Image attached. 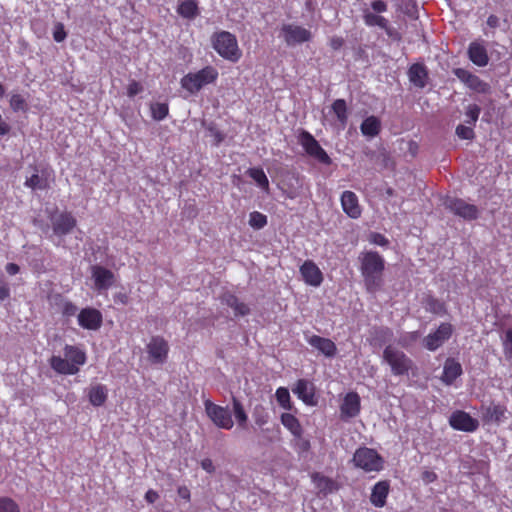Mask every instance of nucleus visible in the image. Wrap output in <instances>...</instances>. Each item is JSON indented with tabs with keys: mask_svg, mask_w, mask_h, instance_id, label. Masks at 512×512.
I'll return each mask as SVG.
<instances>
[{
	"mask_svg": "<svg viewBox=\"0 0 512 512\" xmlns=\"http://www.w3.org/2000/svg\"><path fill=\"white\" fill-rule=\"evenodd\" d=\"M483 419L487 422L501 423L505 419L506 408L501 404L491 403L482 407Z\"/></svg>",
	"mask_w": 512,
	"mask_h": 512,
	"instance_id": "obj_26",
	"label": "nucleus"
},
{
	"mask_svg": "<svg viewBox=\"0 0 512 512\" xmlns=\"http://www.w3.org/2000/svg\"><path fill=\"white\" fill-rule=\"evenodd\" d=\"M10 297V289L4 284L0 285V301H4Z\"/></svg>",
	"mask_w": 512,
	"mask_h": 512,
	"instance_id": "obj_61",
	"label": "nucleus"
},
{
	"mask_svg": "<svg viewBox=\"0 0 512 512\" xmlns=\"http://www.w3.org/2000/svg\"><path fill=\"white\" fill-rule=\"evenodd\" d=\"M298 142L310 157L316 159L321 164L330 165L332 163V160L327 152L308 131L302 130L300 132L298 136Z\"/></svg>",
	"mask_w": 512,
	"mask_h": 512,
	"instance_id": "obj_5",
	"label": "nucleus"
},
{
	"mask_svg": "<svg viewBox=\"0 0 512 512\" xmlns=\"http://www.w3.org/2000/svg\"><path fill=\"white\" fill-rule=\"evenodd\" d=\"M381 122L376 116H369L360 125L361 133L364 136L375 137L379 134Z\"/></svg>",
	"mask_w": 512,
	"mask_h": 512,
	"instance_id": "obj_32",
	"label": "nucleus"
},
{
	"mask_svg": "<svg viewBox=\"0 0 512 512\" xmlns=\"http://www.w3.org/2000/svg\"><path fill=\"white\" fill-rule=\"evenodd\" d=\"M91 274L94 281V288L98 292L107 291L115 282L114 273L101 265L92 266Z\"/></svg>",
	"mask_w": 512,
	"mask_h": 512,
	"instance_id": "obj_14",
	"label": "nucleus"
},
{
	"mask_svg": "<svg viewBox=\"0 0 512 512\" xmlns=\"http://www.w3.org/2000/svg\"><path fill=\"white\" fill-rule=\"evenodd\" d=\"M481 108L476 104H470L466 108L465 116L467 119L465 122L471 126H474L480 115Z\"/></svg>",
	"mask_w": 512,
	"mask_h": 512,
	"instance_id": "obj_45",
	"label": "nucleus"
},
{
	"mask_svg": "<svg viewBox=\"0 0 512 512\" xmlns=\"http://www.w3.org/2000/svg\"><path fill=\"white\" fill-rule=\"evenodd\" d=\"M409 81L417 88H424L427 84V68L420 63H415L408 70Z\"/></svg>",
	"mask_w": 512,
	"mask_h": 512,
	"instance_id": "obj_25",
	"label": "nucleus"
},
{
	"mask_svg": "<svg viewBox=\"0 0 512 512\" xmlns=\"http://www.w3.org/2000/svg\"><path fill=\"white\" fill-rule=\"evenodd\" d=\"M341 206L345 214L352 219H357L361 216V207L359 205L357 195L352 191H344L340 198Z\"/></svg>",
	"mask_w": 512,
	"mask_h": 512,
	"instance_id": "obj_19",
	"label": "nucleus"
},
{
	"mask_svg": "<svg viewBox=\"0 0 512 512\" xmlns=\"http://www.w3.org/2000/svg\"><path fill=\"white\" fill-rule=\"evenodd\" d=\"M383 361L390 366L391 373L395 376L408 375L413 367V361L403 351L392 345L385 347Z\"/></svg>",
	"mask_w": 512,
	"mask_h": 512,
	"instance_id": "obj_3",
	"label": "nucleus"
},
{
	"mask_svg": "<svg viewBox=\"0 0 512 512\" xmlns=\"http://www.w3.org/2000/svg\"><path fill=\"white\" fill-rule=\"evenodd\" d=\"M369 241L378 246H387L389 244V240L382 234L373 232L370 234Z\"/></svg>",
	"mask_w": 512,
	"mask_h": 512,
	"instance_id": "obj_49",
	"label": "nucleus"
},
{
	"mask_svg": "<svg viewBox=\"0 0 512 512\" xmlns=\"http://www.w3.org/2000/svg\"><path fill=\"white\" fill-rule=\"evenodd\" d=\"M217 77V70L212 66H206L196 73H188L185 75L181 79V86L183 89L195 94L205 85L215 82Z\"/></svg>",
	"mask_w": 512,
	"mask_h": 512,
	"instance_id": "obj_4",
	"label": "nucleus"
},
{
	"mask_svg": "<svg viewBox=\"0 0 512 512\" xmlns=\"http://www.w3.org/2000/svg\"><path fill=\"white\" fill-rule=\"evenodd\" d=\"M503 354L506 358L512 357V327L507 328L501 335Z\"/></svg>",
	"mask_w": 512,
	"mask_h": 512,
	"instance_id": "obj_42",
	"label": "nucleus"
},
{
	"mask_svg": "<svg viewBox=\"0 0 512 512\" xmlns=\"http://www.w3.org/2000/svg\"><path fill=\"white\" fill-rule=\"evenodd\" d=\"M201 467H202L203 470H205L209 474H212L215 471V467L213 465V462L209 458L203 459L201 461Z\"/></svg>",
	"mask_w": 512,
	"mask_h": 512,
	"instance_id": "obj_56",
	"label": "nucleus"
},
{
	"mask_svg": "<svg viewBox=\"0 0 512 512\" xmlns=\"http://www.w3.org/2000/svg\"><path fill=\"white\" fill-rule=\"evenodd\" d=\"M9 103L14 112H25L27 110L26 99L18 93L11 95Z\"/></svg>",
	"mask_w": 512,
	"mask_h": 512,
	"instance_id": "obj_43",
	"label": "nucleus"
},
{
	"mask_svg": "<svg viewBox=\"0 0 512 512\" xmlns=\"http://www.w3.org/2000/svg\"><path fill=\"white\" fill-rule=\"evenodd\" d=\"M295 446L299 452H307L310 449V442L303 439L301 435L300 438H297Z\"/></svg>",
	"mask_w": 512,
	"mask_h": 512,
	"instance_id": "obj_54",
	"label": "nucleus"
},
{
	"mask_svg": "<svg viewBox=\"0 0 512 512\" xmlns=\"http://www.w3.org/2000/svg\"><path fill=\"white\" fill-rule=\"evenodd\" d=\"M178 494L183 499H186V500L190 499V492L186 487H179Z\"/></svg>",
	"mask_w": 512,
	"mask_h": 512,
	"instance_id": "obj_63",
	"label": "nucleus"
},
{
	"mask_svg": "<svg viewBox=\"0 0 512 512\" xmlns=\"http://www.w3.org/2000/svg\"><path fill=\"white\" fill-rule=\"evenodd\" d=\"M389 493V483L387 481L377 482L371 492L370 501L375 507H383L386 504V498Z\"/></svg>",
	"mask_w": 512,
	"mask_h": 512,
	"instance_id": "obj_27",
	"label": "nucleus"
},
{
	"mask_svg": "<svg viewBox=\"0 0 512 512\" xmlns=\"http://www.w3.org/2000/svg\"><path fill=\"white\" fill-rule=\"evenodd\" d=\"M77 311H78V307L74 303H72L70 301H65L63 303V306H62L63 315L68 316V317L74 316L77 313Z\"/></svg>",
	"mask_w": 512,
	"mask_h": 512,
	"instance_id": "obj_50",
	"label": "nucleus"
},
{
	"mask_svg": "<svg viewBox=\"0 0 512 512\" xmlns=\"http://www.w3.org/2000/svg\"><path fill=\"white\" fill-rule=\"evenodd\" d=\"M344 44V40L343 38L341 37H332L331 40H330V47L333 49V50H339Z\"/></svg>",
	"mask_w": 512,
	"mask_h": 512,
	"instance_id": "obj_57",
	"label": "nucleus"
},
{
	"mask_svg": "<svg viewBox=\"0 0 512 512\" xmlns=\"http://www.w3.org/2000/svg\"><path fill=\"white\" fill-rule=\"evenodd\" d=\"M204 406L207 416L217 427L225 430L233 428L234 422L229 407L214 404L210 400H206Z\"/></svg>",
	"mask_w": 512,
	"mask_h": 512,
	"instance_id": "obj_7",
	"label": "nucleus"
},
{
	"mask_svg": "<svg viewBox=\"0 0 512 512\" xmlns=\"http://www.w3.org/2000/svg\"><path fill=\"white\" fill-rule=\"evenodd\" d=\"M281 423L288 429L295 438H300L302 435V427L299 420L290 413H283L281 415Z\"/></svg>",
	"mask_w": 512,
	"mask_h": 512,
	"instance_id": "obj_34",
	"label": "nucleus"
},
{
	"mask_svg": "<svg viewBox=\"0 0 512 512\" xmlns=\"http://www.w3.org/2000/svg\"><path fill=\"white\" fill-rule=\"evenodd\" d=\"M142 86L137 81H132L127 88V94L129 97H134L142 91Z\"/></svg>",
	"mask_w": 512,
	"mask_h": 512,
	"instance_id": "obj_52",
	"label": "nucleus"
},
{
	"mask_svg": "<svg viewBox=\"0 0 512 512\" xmlns=\"http://www.w3.org/2000/svg\"><path fill=\"white\" fill-rule=\"evenodd\" d=\"M151 116L155 121L164 120L168 113L169 107L167 103L155 102L150 105Z\"/></svg>",
	"mask_w": 512,
	"mask_h": 512,
	"instance_id": "obj_39",
	"label": "nucleus"
},
{
	"mask_svg": "<svg viewBox=\"0 0 512 512\" xmlns=\"http://www.w3.org/2000/svg\"><path fill=\"white\" fill-rule=\"evenodd\" d=\"M462 373L463 370L461 364L454 358H447L444 363L443 373L440 379L445 385L450 386L459 376L462 375Z\"/></svg>",
	"mask_w": 512,
	"mask_h": 512,
	"instance_id": "obj_21",
	"label": "nucleus"
},
{
	"mask_svg": "<svg viewBox=\"0 0 512 512\" xmlns=\"http://www.w3.org/2000/svg\"><path fill=\"white\" fill-rule=\"evenodd\" d=\"M254 419H255L256 425L261 427V426H263V425H265L267 423L268 416L264 415V414H258L257 412H255Z\"/></svg>",
	"mask_w": 512,
	"mask_h": 512,
	"instance_id": "obj_59",
	"label": "nucleus"
},
{
	"mask_svg": "<svg viewBox=\"0 0 512 512\" xmlns=\"http://www.w3.org/2000/svg\"><path fill=\"white\" fill-rule=\"evenodd\" d=\"M209 135L213 138L214 146H219L225 139V135L216 127L215 124L210 123L207 126Z\"/></svg>",
	"mask_w": 512,
	"mask_h": 512,
	"instance_id": "obj_48",
	"label": "nucleus"
},
{
	"mask_svg": "<svg viewBox=\"0 0 512 512\" xmlns=\"http://www.w3.org/2000/svg\"><path fill=\"white\" fill-rule=\"evenodd\" d=\"M353 462L366 472L379 471L382 469V457L371 448L362 447L356 450L353 456Z\"/></svg>",
	"mask_w": 512,
	"mask_h": 512,
	"instance_id": "obj_6",
	"label": "nucleus"
},
{
	"mask_svg": "<svg viewBox=\"0 0 512 512\" xmlns=\"http://www.w3.org/2000/svg\"><path fill=\"white\" fill-rule=\"evenodd\" d=\"M67 34L64 30V26L62 24H57L55 30L53 32V38L56 42L60 43L65 40Z\"/></svg>",
	"mask_w": 512,
	"mask_h": 512,
	"instance_id": "obj_51",
	"label": "nucleus"
},
{
	"mask_svg": "<svg viewBox=\"0 0 512 512\" xmlns=\"http://www.w3.org/2000/svg\"><path fill=\"white\" fill-rule=\"evenodd\" d=\"M292 392L301 399L307 405H314V386L306 379H299L294 387H292Z\"/></svg>",
	"mask_w": 512,
	"mask_h": 512,
	"instance_id": "obj_22",
	"label": "nucleus"
},
{
	"mask_svg": "<svg viewBox=\"0 0 512 512\" xmlns=\"http://www.w3.org/2000/svg\"><path fill=\"white\" fill-rule=\"evenodd\" d=\"M0 512H20V508L13 499L0 497Z\"/></svg>",
	"mask_w": 512,
	"mask_h": 512,
	"instance_id": "obj_46",
	"label": "nucleus"
},
{
	"mask_svg": "<svg viewBox=\"0 0 512 512\" xmlns=\"http://www.w3.org/2000/svg\"><path fill=\"white\" fill-rule=\"evenodd\" d=\"M424 308L426 311L436 314L444 315L446 313L445 304L433 296H427L424 301Z\"/></svg>",
	"mask_w": 512,
	"mask_h": 512,
	"instance_id": "obj_36",
	"label": "nucleus"
},
{
	"mask_svg": "<svg viewBox=\"0 0 512 512\" xmlns=\"http://www.w3.org/2000/svg\"><path fill=\"white\" fill-rule=\"evenodd\" d=\"M50 366L54 371L63 375H75L79 372V368H76L75 364H70L66 357L52 356Z\"/></svg>",
	"mask_w": 512,
	"mask_h": 512,
	"instance_id": "obj_28",
	"label": "nucleus"
},
{
	"mask_svg": "<svg viewBox=\"0 0 512 512\" xmlns=\"http://www.w3.org/2000/svg\"><path fill=\"white\" fill-rule=\"evenodd\" d=\"M222 303L230 307L235 317H244L250 314V308L247 304L232 293L226 292L221 297Z\"/></svg>",
	"mask_w": 512,
	"mask_h": 512,
	"instance_id": "obj_24",
	"label": "nucleus"
},
{
	"mask_svg": "<svg viewBox=\"0 0 512 512\" xmlns=\"http://www.w3.org/2000/svg\"><path fill=\"white\" fill-rule=\"evenodd\" d=\"M421 479L423 480L424 483L429 484L437 479V474L433 471L426 470L422 473Z\"/></svg>",
	"mask_w": 512,
	"mask_h": 512,
	"instance_id": "obj_55",
	"label": "nucleus"
},
{
	"mask_svg": "<svg viewBox=\"0 0 512 512\" xmlns=\"http://www.w3.org/2000/svg\"><path fill=\"white\" fill-rule=\"evenodd\" d=\"M371 8L376 13H383L387 11V4L382 0H375L371 2Z\"/></svg>",
	"mask_w": 512,
	"mask_h": 512,
	"instance_id": "obj_53",
	"label": "nucleus"
},
{
	"mask_svg": "<svg viewBox=\"0 0 512 512\" xmlns=\"http://www.w3.org/2000/svg\"><path fill=\"white\" fill-rule=\"evenodd\" d=\"M453 333V327L450 323H441L436 331L429 333L423 339V346L429 351H436Z\"/></svg>",
	"mask_w": 512,
	"mask_h": 512,
	"instance_id": "obj_9",
	"label": "nucleus"
},
{
	"mask_svg": "<svg viewBox=\"0 0 512 512\" xmlns=\"http://www.w3.org/2000/svg\"><path fill=\"white\" fill-rule=\"evenodd\" d=\"M213 48L216 52L226 60L237 62L241 57V51L238 42L230 32L221 31L212 37Z\"/></svg>",
	"mask_w": 512,
	"mask_h": 512,
	"instance_id": "obj_2",
	"label": "nucleus"
},
{
	"mask_svg": "<svg viewBox=\"0 0 512 512\" xmlns=\"http://www.w3.org/2000/svg\"><path fill=\"white\" fill-rule=\"evenodd\" d=\"M232 402H233V412H234L236 421L239 424V426L244 427L248 420V416L243 408V405L235 397H233Z\"/></svg>",
	"mask_w": 512,
	"mask_h": 512,
	"instance_id": "obj_41",
	"label": "nucleus"
},
{
	"mask_svg": "<svg viewBox=\"0 0 512 512\" xmlns=\"http://www.w3.org/2000/svg\"><path fill=\"white\" fill-rule=\"evenodd\" d=\"M443 205L450 212L465 220L471 221L478 218V208L473 204L465 202L463 199L455 197H446L443 202Z\"/></svg>",
	"mask_w": 512,
	"mask_h": 512,
	"instance_id": "obj_8",
	"label": "nucleus"
},
{
	"mask_svg": "<svg viewBox=\"0 0 512 512\" xmlns=\"http://www.w3.org/2000/svg\"><path fill=\"white\" fill-rule=\"evenodd\" d=\"M360 408V396L356 392L347 393L340 406L341 419L347 421L358 416L360 413Z\"/></svg>",
	"mask_w": 512,
	"mask_h": 512,
	"instance_id": "obj_16",
	"label": "nucleus"
},
{
	"mask_svg": "<svg viewBox=\"0 0 512 512\" xmlns=\"http://www.w3.org/2000/svg\"><path fill=\"white\" fill-rule=\"evenodd\" d=\"M467 53L470 61L479 67H484L489 62L485 46L477 41L469 44Z\"/></svg>",
	"mask_w": 512,
	"mask_h": 512,
	"instance_id": "obj_23",
	"label": "nucleus"
},
{
	"mask_svg": "<svg viewBox=\"0 0 512 512\" xmlns=\"http://www.w3.org/2000/svg\"><path fill=\"white\" fill-rule=\"evenodd\" d=\"M177 13L182 18L193 20L200 14L198 3L195 0L179 1L177 6Z\"/></svg>",
	"mask_w": 512,
	"mask_h": 512,
	"instance_id": "obj_29",
	"label": "nucleus"
},
{
	"mask_svg": "<svg viewBox=\"0 0 512 512\" xmlns=\"http://www.w3.org/2000/svg\"><path fill=\"white\" fill-rule=\"evenodd\" d=\"M33 174L27 177L24 185L32 190H46L49 187L48 179L44 174H39L36 167H33Z\"/></svg>",
	"mask_w": 512,
	"mask_h": 512,
	"instance_id": "obj_31",
	"label": "nucleus"
},
{
	"mask_svg": "<svg viewBox=\"0 0 512 512\" xmlns=\"http://www.w3.org/2000/svg\"><path fill=\"white\" fill-rule=\"evenodd\" d=\"M487 25L490 27V28H498L499 25H500V20L499 18L496 16V15H490L488 18H487Z\"/></svg>",
	"mask_w": 512,
	"mask_h": 512,
	"instance_id": "obj_58",
	"label": "nucleus"
},
{
	"mask_svg": "<svg viewBox=\"0 0 512 512\" xmlns=\"http://www.w3.org/2000/svg\"><path fill=\"white\" fill-rule=\"evenodd\" d=\"M285 42L288 46L308 42L312 38L311 32L298 25L284 24L282 26Z\"/></svg>",
	"mask_w": 512,
	"mask_h": 512,
	"instance_id": "obj_13",
	"label": "nucleus"
},
{
	"mask_svg": "<svg viewBox=\"0 0 512 512\" xmlns=\"http://www.w3.org/2000/svg\"><path fill=\"white\" fill-rule=\"evenodd\" d=\"M363 20L367 26H378L381 29L387 28V24L389 23L385 17L368 11L364 12Z\"/></svg>",
	"mask_w": 512,
	"mask_h": 512,
	"instance_id": "obj_38",
	"label": "nucleus"
},
{
	"mask_svg": "<svg viewBox=\"0 0 512 512\" xmlns=\"http://www.w3.org/2000/svg\"><path fill=\"white\" fill-rule=\"evenodd\" d=\"M108 397V389L105 385L102 384H96L94 386H91L88 391V398L90 403L95 406L99 407L102 406Z\"/></svg>",
	"mask_w": 512,
	"mask_h": 512,
	"instance_id": "obj_30",
	"label": "nucleus"
},
{
	"mask_svg": "<svg viewBox=\"0 0 512 512\" xmlns=\"http://www.w3.org/2000/svg\"><path fill=\"white\" fill-rule=\"evenodd\" d=\"M449 424L454 430L463 432H474L479 427L478 420L462 410L454 411L450 415Z\"/></svg>",
	"mask_w": 512,
	"mask_h": 512,
	"instance_id": "obj_11",
	"label": "nucleus"
},
{
	"mask_svg": "<svg viewBox=\"0 0 512 512\" xmlns=\"http://www.w3.org/2000/svg\"><path fill=\"white\" fill-rule=\"evenodd\" d=\"M453 74L468 88L477 93L486 94L490 91V85L488 83L464 68L454 69Z\"/></svg>",
	"mask_w": 512,
	"mask_h": 512,
	"instance_id": "obj_12",
	"label": "nucleus"
},
{
	"mask_svg": "<svg viewBox=\"0 0 512 512\" xmlns=\"http://www.w3.org/2000/svg\"><path fill=\"white\" fill-rule=\"evenodd\" d=\"M418 337H419V332L418 331H413V332L408 333L405 337H403V339L400 341V343L403 346H406V341L407 340L415 341V340L418 339Z\"/></svg>",
	"mask_w": 512,
	"mask_h": 512,
	"instance_id": "obj_60",
	"label": "nucleus"
},
{
	"mask_svg": "<svg viewBox=\"0 0 512 512\" xmlns=\"http://www.w3.org/2000/svg\"><path fill=\"white\" fill-rule=\"evenodd\" d=\"M300 273L305 283L310 286L319 287L323 282V274L312 260H306L300 266Z\"/></svg>",
	"mask_w": 512,
	"mask_h": 512,
	"instance_id": "obj_17",
	"label": "nucleus"
},
{
	"mask_svg": "<svg viewBox=\"0 0 512 512\" xmlns=\"http://www.w3.org/2000/svg\"><path fill=\"white\" fill-rule=\"evenodd\" d=\"M249 225L254 229H262L267 225V216L258 211L251 212L249 215Z\"/></svg>",
	"mask_w": 512,
	"mask_h": 512,
	"instance_id": "obj_44",
	"label": "nucleus"
},
{
	"mask_svg": "<svg viewBox=\"0 0 512 512\" xmlns=\"http://www.w3.org/2000/svg\"><path fill=\"white\" fill-rule=\"evenodd\" d=\"M64 356L68 359L70 364H75L76 368H79V366L84 365L86 362L85 353L78 347L72 345H66L64 347Z\"/></svg>",
	"mask_w": 512,
	"mask_h": 512,
	"instance_id": "obj_33",
	"label": "nucleus"
},
{
	"mask_svg": "<svg viewBox=\"0 0 512 512\" xmlns=\"http://www.w3.org/2000/svg\"><path fill=\"white\" fill-rule=\"evenodd\" d=\"M306 341L311 345L313 348L317 349L319 352L324 354L326 357H334L337 352V348L335 343L328 339L324 338L318 335H311L309 337H306Z\"/></svg>",
	"mask_w": 512,
	"mask_h": 512,
	"instance_id": "obj_20",
	"label": "nucleus"
},
{
	"mask_svg": "<svg viewBox=\"0 0 512 512\" xmlns=\"http://www.w3.org/2000/svg\"><path fill=\"white\" fill-rule=\"evenodd\" d=\"M51 223L54 234L62 237L75 228L77 221L71 213L61 212L51 217Z\"/></svg>",
	"mask_w": 512,
	"mask_h": 512,
	"instance_id": "obj_15",
	"label": "nucleus"
},
{
	"mask_svg": "<svg viewBox=\"0 0 512 512\" xmlns=\"http://www.w3.org/2000/svg\"><path fill=\"white\" fill-rule=\"evenodd\" d=\"M455 133L460 139H463V140H473L475 137L473 126H471V125L466 126L463 124H459L456 127Z\"/></svg>",
	"mask_w": 512,
	"mask_h": 512,
	"instance_id": "obj_47",
	"label": "nucleus"
},
{
	"mask_svg": "<svg viewBox=\"0 0 512 512\" xmlns=\"http://www.w3.org/2000/svg\"><path fill=\"white\" fill-rule=\"evenodd\" d=\"M332 111L335 113L337 120L342 129L345 128L348 121L347 104L344 99H336L332 106Z\"/></svg>",
	"mask_w": 512,
	"mask_h": 512,
	"instance_id": "obj_35",
	"label": "nucleus"
},
{
	"mask_svg": "<svg viewBox=\"0 0 512 512\" xmlns=\"http://www.w3.org/2000/svg\"><path fill=\"white\" fill-rule=\"evenodd\" d=\"M20 271V267L15 263H8L6 265V272L9 275H15Z\"/></svg>",
	"mask_w": 512,
	"mask_h": 512,
	"instance_id": "obj_62",
	"label": "nucleus"
},
{
	"mask_svg": "<svg viewBox=\"0 0 512 512\" xmlns=\"http://www.w3.org/2000/svg\"><path fill=\"white\" fill-rule=\"evenodd\" d=\"M277 402L285 410L292 409V403L290 398L289 390L285 387H279L275 393Z\"/></svg>",
	"mask_w": 512,
	"mask_h": 512,
	"instance_id": "obj_40",
	"label": "nucleus"
},
{
	"mask_svg": "<svg viewBox=\"0 0 512 512\" xmlns=\"http://www.w3.org/2000/svg\"><path fill=\"white\" fill-rule=\"evenodd\" d=\"M360 272L368 292L375 293L383 284L384 258L376 251H366L359 256Z\"/></svg>",
	"mask_w": 512,
	"mask_h": 512,
	"instance_id": "obj_1",
	"label": "nucleus"
},
{
	"mask_svg": "<svg viewBox=\"0 0 512 512\" xmlns=\"http://www.w3.org/2000/svg\"><path fill=\"white\" fill-rule=\"evenodd\" d=\"M169 352L168 342L160 336H154L147 344V353L153 364H163L166 362Z\"/></svg>",
	"mask_w": 512,
	"mask_h": 512,
	"instance_id": "obj_10",
	"label": "nucleus"
},
{
	"mask_svg": "<svg viewBox=\"0 0 512 512\" xmlns=\"http://www.w3.org/2000/svg\"><path fill=\"white\" fill-rule=\"evenodd\" d=\"M145 498L149 503H153L158 498V494L153 490H149L146 493Z\"/></svg>",
	"mask_w": 512,
	"mask_h": 512,
	"instance_id": "obj_64",
	"label": "nucleus"
},
{
	"mask_svg": "<svg viewBox=\"0 0 512 512\" xmlns=\"http://www.w3.org/2000/svg\"><path fill=\"white\" fill-rule=\"evenodd\" d=\"M78 324L88 330H97L102 324V314L94 308H84L78 314Z\"/></svg>",
	"mask_w": 512,
	"mask_h": 512,
	"instance_id": "obj_18",
	"label": "nucleus"
},
{
	"mask_svg": "<svg viewBox=\"0 0 512 512\" xmlns=\"http://www.w3.org/2000/svg\"><path fill=\"white\" fill-rule=\"evenodd\" d=\"M247 174L264 191L267 192L269 190V180L262 168H249Z\"/></svg>",
	"mask_w": 512,
	"mask_h": 512,
	"instance_id": "obj_37",
	"label": "nucleus"
}]
</instances>
